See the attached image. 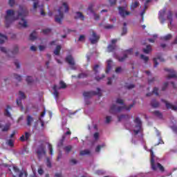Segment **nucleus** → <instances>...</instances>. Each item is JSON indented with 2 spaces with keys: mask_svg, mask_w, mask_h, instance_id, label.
I'll return each instance as SVG.
<instances>
[{
  "mask_svg": "<svg viewBox=\"0 0 177 177\" xmlns=\"http://www.w3.org/2000/svg\"><path fill=\"white\" fill-rule=\"evenodd\" d=\"M17 13L18 15L15 17V12L13 10H8L6 11V15L5 17L6 28H9L10 27V24H12L15 20H19V19H21L19 21V26H21V27H23L24 28L28 27V25L27 24L26 17L28 16V10L20 6L19 10H18Z\"/></svg>",
  "mask_w": 177,
  "mask_h": 177,
  "instance_id": "f257e3e1",
  "label": "nucleus"
},
{
  "mask_svg": "<svg viewBox=\"0 0 177 177\" xmlns=\"http://www.w3.org/2000/svg\"><path fill=\"white\" fill-rule=\"evenodd\" d=\"M116 103H118V104H122V106L117 107V105L113 104L111 106L109 110L110 114H113L114 115H115V114H117L118 113H121L122 110H127V111H129L135 105V102H133V104H130L129 106H127V105L124 104V100H122L121 98H118L116 100Z\"/></svg>",
  "mask_w": 177,
  "mask_h": 177,
  "instance_id": "f03ea898",
  "label": "nucleus"
},
{
  "mask_svg": "<svg viewBox=\"0 0 177 177\" xmlns=\"http://www.w3.org/2000/svg\"><path fill=\"white\" fill-rule=\"evenodd\" d=\"M62 6L64 7V12L67 13L69 10L68 4L64 2L63 3ZM63 7H59L58 9L59 15H57L55 17V23H57L58 24H62L63 19H64V15L63 14Z\"/></svg>",
  "mask_w": 177,
  "mask_h": 177,
  "instance_id": "7ed1b4c3",
  "label": "nucleus"
},
{
  "mask_svg": "<svg viewBox=\"0 0 177 177\" xmlns=\"http://www.w3.org/2000/svg\"><path fill=\"white\" fill-rule=\"evenodd\" d=\"M150 153H151V159H150V162H151V168L153 171H157V168L161 171V172H164L165 169L164 167L160 165L159 162H157L156 164V155H154V151H153V149H150Z\"/></svg>",
  "mask_w": 177,
  "mask_h": 177,
  "instance_id": "20e7f679",
  "label": "nucleus"
},
{
  "mask_svg": "<svg viewBox=\"0 0 177 177\" xmlns=\"http://www.w3.org/2000/svg\"><path fill=\"white\" fill-rule=\"evenodd\" d=\"M97 92L93 91H84L83 93V96L84 97H92V96H96V95H97V96H99L100 97H102V93L100 92V88H97Z\"/></svg>",
  "mask_w": 177,
  "mask_h": 177,
  "instance_id": "39448f33",
  "label": "nucleus"
},
{
  "mask_svg": "<svg viewBox=\"0 0 177 177\" xmlns=\"http://www.w3.org/2000/svg\"><path fill=\"white\" fill-rule=\"evenodd\" d=\"M134 122L136 124V128H137V130L134 129L133 130V132H134L135 135H138L142 129V120H140V118L137 117L136 118Z\"/></svg>",
  "mask_w": 177,
  "mask_h": 177,
  "instance_id": "423d86ee",
  "label": "nucleus"
},
{
  "mask_svg": "<svg viewBox=\"0 0 177 177\" xmlns=\"http://www.w3.org/2000/svg\"><path fill=\"white\" fill-rule=\"evenodd\" d=\"M37 154L38 158H42V156H46V150L45 149V145H41L37 147Z\"/></svg>",
  "mask_w": 177,
  "mask_h": 177,
  "instance_id": "0eeeda50",
  "label": "nucleus"
},
{
  "mask_svg": "<svg viewBox=\"0 0 177 177\" xmlns=\"http://www.w3.org/2000/svg\"><path fill=\"white\" fill-rule=\"evenodd\" d=\"M118 10H119V15H120L121 17H122L123 19H125L127 16H129V15H131V12L127 11V10L125 9V7L119 6Z\"/></svg>",
  "mask_w": 177,
  "mask_h": 177,
  "instance_id": "6e6552de",
  "label": "nucleus"
},
{
  "mask_svg": "<svg viewBox=\"0 0 177 177\" xmlns=\"http://www.w3.org/2000/svg\"><path fill=\"white\" fill-rule=\"evenodd\" d=\"M99 39H100V37L95 32V31H92L91 37L89 38V41L91 44L94 45L95 44H97Z\"/></svg>",
  "mask_w": 177,
  "mask_h": 177,
  "instance_id": "1a4fd4ad",
  "label": "nucleus"
},
{
  "mask_svg": "<svg viewBox=\"0 0 177 177\" xmlns=\"http://www.w3.org/2000/svg\"><path fill=\"white\" fill-rule=\"evenodd\" d=\"M165 71L169 73V75L167 77V80H171V78H177V73L174 69L165 68Z\"/></svg>",
  "mask_w": 177,
  "mask_h": 177,
  "instance_id": "9d476101",
  "label": "nucleus"
},
{
  "mask_svg": "<svg viewBox=\"0 0 177 177\" xmlns=\"http://www.w3.org/2000/svg\"><path fill=\"white\" fill-rule=\"evenodd\" d=\"M21 99H26V95L24 94V93L19 91V98L17 100V106L21 107V110H23V109L24 108L21 104Z\"/></svg>",
  "mask_w": 177,
  "mask_h": 177,
  "instance_id": "9b49d317",
  "label": "nucleus"
},
{
  "mask_svg": "<svg viewBox=\"0 0 177 177\" xmlns=\"http://www.w3.org/2000/svg\"><path fill=\"white\" fill-rule=\"evenodd\" d=\"M66 62L67 64H69V66H75V62L74 61V58L73 57V55H68L66 59Z\"/></svg>",
  "mask_w": 177,
  "mask_h": 177,
  "instance_id": "f8f14e48",
  "label": "nucleus"
},
{
  "mask_svg": "<svg viewBox=\"0 0 177 177\" xmlns=\"http://www.w3.org/2000/svg\"><path fill=\"white\" fill-rule=\"evenodd\" d=\"M118 120L119 122L122 121L123 120L124 121H129V120H131V116L129 115H120L118 116Z\"/></svg>",
  "mask_w": 177,
  "mask_h": 177,
  "instance_id": "ddd939ff",
  "label": "nucleus"
},
{
  "mask_svg": "<svg viewBox=\"0 0 177 177\" xmlns=\"http://www.w3.org/2000/svg\"><path fill=\"white\" fill-rule=\"evenodd\" d=\"M151 106L153 109H157L158 107H160V102L156 99H153L151 101Z\"/></svg>",
  "mask_w": 177,
  "mask_h": 177,
  "instance_id": "4468645a",
  "label": "nucleus"
},
{
  "mask_svg": "<svg viewBox=\"0 0 177 177\" xmlns=\"http://www.w3.org/2000/svg\"><path fill=\"white\" fill-rule=\"evenodd\" d=\"M165 15V10H162L159 12V19L161 20L160 23L164 24L165 23V19H164V16Z\"/></svg>",
  "mask_w": 177,
  "mask_h": 177,
  "instance_id": "2eb2a0df",
  "label": "nucleus"
},
{
  "mask_svg": "<svg viewBox=\"0 0 177 177\" xmlns=\"http://www.w3.org/2000/svg\"><path fill=\"white\" fill-rule=\"evenodd\" d=\"M13 171H15V172L16 174H18V176L19 177H23V176L24 175V173L23 171H21L20 172V169H19V167H16V166H14L13 167Z\"/></svg>",
  "mask_w": 177,
  "mask_h": 177,
  "instance_id": "dca6fc26",
  "label": "nucleus"
},
{
  "mask_svg": "<svg viewBox=\"0 0 177 177\" xmlns=\"http://www.w3.org/2000/svg\"><path fill=\"white\" fill-rule=\"evenodd\" d=\"M26 122L28 127H31V122H34V118L31 115H28L26 118Z\"/></svg>",
  "mask_w": 177,
  "mask_h": 177,
  "instance_id": "f3484780",
  "label": "nucleus"
},
{
  "mask_svg": "<svg viewBox=\"0 0 177 177\" xmlns=\"http://www.w3.org/2000/svg\"><path fill=\"white\" fill-rule=\"evenodd\" d=\"M76 17H75V19H80V20H82L84 21L85 20V16L82 15V12H76Z\"/></svg>",
  "mask_w": 177,
  "mask_h": 177,
  "instance_id": "a211bd4d",
  "label": "nucleus"
},
{
  "mask_svg": "<svg viewBox=\"0 0 177 177\" xmlns=\"http://www.w3.org/2000/svg\"><path fill=\"white\" fill-rule=\"evenodd\" d=\"M112 63H113V61H111V59H109L107 61V66H106V74H109V73H110V70H111V64Z\"/></svg>",
  "mask_w": 177,
  "mask_h": 177,
  "instance_id": "6ab92c4d",
  "label": "nucleus"
},
{
  "mask_svg": "<svg viewBox=\"0 0 177 177\" xmlns=\"http://www.w3.org/2000/svg\"><path fill=\"white\" fill-rule=\"evenodd\" d=\"M142 52L146 55H149L151 52V46L147 45L146 48L142 49Z\"/></svg>",
  "mask_w": 177,
  "mask_h": 177,
  "instance_id": "aec40b11",
  "label": "nucleus"
},
{
  "mask_svg": "<svg viewBox=\"0 0 177 177\" xmlns=\"http://www.w3.org/2000/svg\"><path fill=\"white\" fill-rule=\"evenodd\" d=\"M157 60H160V62H165L163 58L161 57H158V58H153V67H157V66H158V62H157Z\"/></svg>",
  "mask_w": 177,
  "mask_h": 177,
  "instance_id": "412c9836",
  "label": "nucleus"
},
{
  "mask_svg": "<svg viewBox=\"0 0 177 177\" xmlns=\"http://www.w3.org/2000/svg\"><path fill=\"white\" fill-rule=\"evenodd\" d=\"M8 40V37L0 33V45L5 44V41Z\"/></svg>",
  "mask_w": 177,
  "mask_h": 177,
  "instance_id": "4be33fe9",
  "label": "nucleus"
},
{
  "mask_svg": "<svg viewBox=\"0 0 177 177\" xmlns=\"http://www.w3.org/2000/svg\"><path fill=\"white\" fill-rule=\"evenodd\" d=\"M117 46L115 44H109L107 48L108 52H114Z\"/></svg>",
  "mask_w": 177,
  "mask_h": 177,
  "instance_id": "5701e85b",
  "label": "nucleus"
},
{
  "mask_svg": "<svg viewBox=\"0 0 177 177\" xmlns=\"http://www.w3.org/2000/svg\"><path fill=\"white\" fill-rule=\"evenodd\" d=\"M30 41H35V39H37V32L34 30L29 37Z\"/></svg>",
  "mask_w": 177,
  "mask_h": 177,
  "instance_id": "b1692460",
  "label": "nucleus"
},
{
  "mask_svg": "<svg viewBox=\"0 0 177 177\" xmlns=\"http://www.w3.org/2000/svg\"><path fill=\"white\" fill-rule=\"evenodd\" d=\"M153 114L160 120H162V113L160 111H155L153 112Z\"/></svg>",
  "mask_w": 177,
  "mask_h": 177,
  "instance_id": "393cba45",
  "label": "nucleus"
},
{
  "mask_svg": "<svg viewBox=\"0 0 177 177\" xmlns=\"http://www.w3.org/2000/svg\"><path fill=\"white\" fill-rule=\"evenodd\" d=\"M167 20L169 21V25H172V21H174V19H172V11H169L167 15Z\"/></svg>",
  "mask_w": 177,
  "mask_h": 177,
  "instance_id": "a878e982",
  "label": "nucleus"
},
{
  "mask_svg": "<svg viewBox=\"0 0 177 177\" xmlns=\"http://www.w3.org/2000/svg\"><path fill=\"white\" fill-rule=\"evenodd\" d=\"M60 50H62V46L60 45L57 46L55 50H54V55L59 56V55H60Z\"/></svg>",
  "mask_w": 177,
  "mask_h": 177,
  "instance_id": "bb28decb",
  "label": "nucleus"
},
{
  "mask_svg": "<svg viewBox=\"0 0 177 177\" xmlns=\"http://www.w3.org/2000/svg\"><path fill=\"white\" fill-rule=\"evenodd\" d=\"M128 58V55L127 54H124L123 57H118L117 59L118 62L122 63V62H125V60Z\"/></svg>",
  "mask_w": 177,
  "mask_h": 177,
  "instance_id": "cd10ccee",
  "label": "nucleus"
},
{
  "mask_svg": "<svg viewBox=\"0 0 177 177\" xmlns=\"http://www.w3.org/2000/svg\"><path fill=\"white\" fill-rule=\"evenodd\" d=\"M9 110H12V108L10 107V106L8 105L7 109L5 110L4 113L6 117H11L10 112H9Z\"/></svg>",
  "mask_w": 177,
  "mask_h": 177,
  "instance_id": "c85d7f7f",
  "label": "nucleus"
},
{
  "mask_svg": "<svg viewBox=\"0 0 177 177\" xmlns=\"http://www.w3.org/2000/svg\"><path fill=\"white\" fill-rule=\"evenodd\" d=\"M161 102H162L163 103H165V104H166V107H167V109H172V106H174V105H172L171 103L167 102V100H162H162H161Z\"/></svg>",
  "mask_w": 177,
  "mask_h": 177,
  "instance_id": "c756f323",
  "label": "nucleus"
},
{
  "mask_svg": "<svg viewBox=\"0 0 177 177\" xmlns=\"http://www.w3.org/2000/svg\"><path fill=\"white\" fill-rule=\"evenodd\" d=\"M80 156H86L91 154V151L88 149H84L80 151Z\"/></svg>",
  "mask_w": 177,
  "mask_h": 177,
  "instance_id": "7c9ffc66",
  "label": "nucleus"
},
{
  "mask_svg": "<svg viewBox=\"0 0 177 177\" xmlns=\"http://www.w3.org/2000/svg\"><path fill=\"white\" fill-rule=\"evenodd\" d=\"M124 27L122 28V32L121 35H125V34H127V32H128V29L127 28V24L124 22L123 24Z\"/></svg>",
  "mask_w": 177,
  "mask_h": 177,
  "instance_id": "2f4dec72",
  "label": "nucleus"
},
{
  "mask_svg": "<svg viewBox=\"0 0 177 177\" xmlns=\"http://www.w3.org/2000/svg\"><path fill=\"white\" fill-rule=\"evenodd\" d=\"M57 86L56 85H55L53 86V89H54V95L55 96V98L57 99V97H59V91H57Z\"/></svg>",
  "mask_w": 177,
  "mask_h": 177,
  "instance_id": "473e14b6",
  "label": "nucleus"
},
{
  "mask_svg": "<svg viewBox=\"0 0 177 177\" xmlns=\"http://www.w3.org/2000/svg\"><path fill=\"white\" fill-rule=\"evenodd\" d=\"M93 3H89L88 5V10L90 11V13H95V11L93 10Z\"/></svg>",
  "mask_w": 177,
  "mask_h": 177,
  "instance_id": "72a5a7b5",
  "label": "nucleus"
},
{
  "mask_svg": "<svg viewBox=\"0 0 177 177\" xmlns=\"http://www.w3.org/2000/svg\"><path fill=\"white\" fill-rule=\"evenodd\" d=\"M59 84H60V87L59 88V89H65V88H67V85L63 81H61L59 82Z\"/></svg>",
  "mask_w": 177,
  "mask_h": 177,
  "instance_id": "f704fd0d",
  "label": "nucleus"
},
{
  "mask_svg": "<svg viewBox=\"0 0 177 177\" xmlns=\"http://www.w3.org/2000/svg\"><path fill=\"white\" fill-rule=\"evenodd\" d=\"M9 128H10V124H6L2 129V132H8L9 131Z\"/></svg>",
  "mask_w": 177,
  "mask_h": 177,
  "instance_id": "c9c22d12",
  "label": "nucleus"
},
{
  "mask_svg": "<svg viewBox=\"0 0 177 177\" xmlns=\"http://www.w3.org/2000/svg\"><path fill=\"white\" fill-rule=\"evenodd\" d=\"M139 6V1H136L131 6V9H136Z\"/></svg>",
  "mask_w": 177,
  "mask_h": 177,
  "instance_id": "e433bc0d",
  "label": "nucleus"
},
{
  "mask_svg": "<svg viewBox=\"0 0 177 177\" xmlns=\"http://www.w3.org/2000/svg\"><path fill=\"white\" fill-rule=\"evenodd\" d=\"M11 53H12V55H16V54L19 53V46H15L14 47L13 50L11 52Z\"/></svg>",
  "mask_w": 177,
  "mask_h": 177,
  "instance_id": "4c0bfd02",
  "label": "nucleus"
},
{
  "mask_svg": "<svg viewBox=\"0 0 177 177\" xmlns=\"http://www.w3.org/2000/svg\"><path fill=\"white\" fill-rule=\"evenodd\" d=\"M46 165L48 168H52V163L50 162V158H49V157L46 158Z\"/></svg>",
  "mask_w": 177,
  "mask_h": 177,
  "instance_id": "58836bf2",
  "label": "nucleus"
},
{
  "mask_svg": "<svg viewBox=\"0 0 177 177\" xmlns=\"http://www.w3.org/2000/svg\"><path fill=\"white\" fill-rule=\"evenodd\" d=\"M86 77H88V74H86L85 73H80L77 75V78H86Z\"/></svg>",
  "mask_w": 177,
  "mask_h": 177,
  "instance_id": "ea45409f",
  "label": "nucleus"
},
{
  "mask_svg": "<svg viewBox=\"0 0 177 177\" xmlns=\"http://www.w3.org/2000/svg\"><path fill=\"white\" fill-rule=\"evenodd\" d=\"M64 150L66 153H70L71 150H73V146L68 145L64 147Z\"/></svg>",
  "mask_w": 177,
  "mask_h": 177,
  "instance_id": "a19ab883",
  "label": "nucleus"
},
{
  "mask_svg": "<svg viewBox=\"0 0 177 177\" xmlns=\"http://www.w3.org/2000/svg\"><path fill=\"white\" fill-rule=\"evenodd\" d=\"M132 53H133V48H129L124 51V55H132Z\"/></svg>",
  "mask_w": 177,
  "mask_h": 177,
  "instance_id": "79ce46f5",
  "label": "nucleus"
},
{
  "mask_svg": "<svg viewBox=\"0 0 177 177\" xmlns=\"http://www.w3.org/2000/svg\"><path fill=\"white\" fill-rule=\"evenodd\" d=\"M26 82L30 85V84H32V82H34V80H32V77L28 76L26 78Z\"/></svg>",
  "mask_w": 177,
  "mask_h": 177,
  "instance_id": "37998d69",
  "label": "nucleus"
},
{
  "mask_svg": "<svg viewBox=\"0 0 177 177\" xmlns=\"http://www.w3.org/2000/svg\"><path fill=\"white\" fill-rule=\"evenodd\" d=\"M8 146H10V147H13L15 146V144L13 143V140L10 139L7 141Z\"/></svg>",
  "mask_w": 177,
  "mask_h": 177,
  "instance_id": "c03bdc74",
  "label": "nucleus"
},
{
  "mask_svg": "<svg viewBox=\"0 0 177 177\" xmlns=\"http://www.w3.org/2000/svg\"><path fill=\"white\" fill-rule=\"evenodd\" d=\"M104 144H102V145H97V147L95 148V151L96 153H99L101 149L104 147Z\"/></svg>",
  "mask_w": 177,
  "mask_h": 177,
  "instance_id": "a18cd8bd",
  "label": "nucleus"
},
{
  "mask_svg": "<svg viewBox=\"0 0 177 177\" xmlns=\"http://www.w3.org/2000/svg\"><path fill=\"white\" fill-rule=\"evenodd\" d=\"M140 57L142 60H144V62H145V63H147V62H149V57H146L144 55H141Z\"/></svg>",
  "mask_w": 177,
  "mask_h": 177,
  "instance_id": "49530a36",
  "label": "nucleus"
},
{
  "mask_svg": "<svg viewBox=\"0 0 177 177\" xmlns=\"http://www.w3.org/2000/svg\"><path fill=\"white\" fill-rule=\"evenodd\" d=\"M168 82H165L162 86V91H166L167 90V88H168Z\"/></svg>",
  "mask_w": 177,
  "mask_h": 177,
  "instance_id": "de8ad7c7",
  "label": "nucleus"
},
{
  "mask_svg": "<svg viewBox=\"0 0 177 177\" xmlns=\"http://www.w3.org/2000/svg\"><path fill=\"white\" fill-rule=\"evenodd\" d=\"M172 38V35L169 34L163 37L165 41H168L169 39H171Z\"/></svg>",
  "mask_w": 177,
  "mask_h": 177,
  "instance_id": "09e8293b",
  "label": "nucleus"
},
{
  "mask_svg": "<svg viewBox=\"0 0 177 177\" xmlns=\"http://www.w3.org/2000/svg\"><path fill=\"white\" fill-rule=\"evenodd\" d=\"M48 149L50 150V154L53 156V147H52V145L48 144Z\"/></svg>",
  "mask_w": 177,
  "mask_h": 177,
  "instance_id": "8fccbe9b",
  "label": "nucleus"
},
{
  "mask_svg": "<svg viewBox=\"0 0 177 177\" xmlns=\"http://www.w3.org/2000/svg\"><path fill=\"white\" fill-rule=\"evenodd\" d=\"M52 30L50 28H46L42 30L43 34H49Z\"/></svg>",
  "mask_w": 177,
  "mask_h": 177,
  "instance_id": "3c124183",
  "label": "nucleus"
},
{
  "mask_svg": "<svg viewBox=\"0 0 177 177\" xmlns=\"http://www.w3.org/2000/svg\"><path fill=\"white\" fill-rule=\"evenodd\" d=\"M152 93H155L156 96H158V88L154 87Z\"/></svg>",
  "mask_w": 177,
  "mask_h": 177,
  "instance_id": "603ef678",
  "label": "nucleus"
},
{
  "mask_svg": "<svg viewBox=\"0 0 177 177\" xmlns=\"http://www.w3.org/2000/svg\"><path fill=\"white\" fill-rule=\"evenodd\" d=\"M14 78H15V80H17V81L19 82L21 81V77L19 75L14 74Z\"/></svg>",
  "mask_w": 177,
  "mask_h": 177,
  "instance_id": "864d4df0",
  "label": "nucleus"
},
{
  "mask_svg": "<svg viewBox=\"0 0 177 177\" xmlns=\"http://www.w3.org/2000/svg\"><path fill=\"white\" fill-rule=\"evenodd\" d=\"M111 6H114L117 3V0H109Z\"/></svg>",
  "mask_w": 177,
  "mask_h": 177,
  "instance_id": "5fc2aeb1",
  "label": "nucleus"
},
{
  "mask_svg": "<svg viewBox=\"0 0 177 177\" xmlns=\"http://www.w3.org/2000/svg\"><path fill=\"white\" fill-rule=\"evenodd\" d=\"M0 50L1 51V52H3V53H8V50H6V48H5V47H2V46H1L0 47Z\"/></svg>",
  "mask_w": 177,
  "mask_h": 177,
  "instance_id": "6e6d98bb",
  "label": "nucleus"
},
{
  "mask_svg": "<svg viewBox=\"0 0 177 177\" xmlns=\"http://www.w3.org/2000/svg\"><path fill=\"white\" fill-rule=\"evenodd\" d=\"M77 162H78V161H77V160H75V159L70 160V163L72 164L73 165H75V164H77Z\"/></svg>",
  "mask_w": 177,
  "mask_h": 177,
  "instance_id": "4d7b16f0",
  "label": "nucleus"
},
{
  "mask_svg": "<svg viewBox=\"0 0 177 177\" xmlns=\"http://www.w3.org/2000/svg\"><path fill=\"white\" fill-rule=\"evenodd\" d=\"M93 15L94 16L95 20H99V19H100V16L97 14H95V12H94V13H93Z\"/></svg>",
  "mask_w": 177,
  "mask_h": 177,
  "instance_id": "13d9d810",
  "label": "nucleus"
},
{
  "mask_svg": "<svg viewBox=\"0 0 177 177\" xmlns=\"http://www.w3.org/2000/svg\"><path fill=\"white\" fill-rule=\"evenodd\" d=\"M114 28V26H113V25H106V26H104V28L106 29V30H110V29H111V28Z\"/></svg>",
  "mask_w": 177,
  "mask_h": 177,
  "instance_id": "bf43d9fd",
  "label": "nucleus"
},
{
  "mask_svg": "<svg viewBox=\"0 0 177 177\" xmlns=\"http://www.w3.org/2000/svg\"><path fill=\"white\" fill-rule=\"evenodd\" d=\"M31 136V134H30V133L28 132H25V139H26V140H28V138Z\"/></svg>",
  "mask_w": 177,
  "mask_h": 177,
  "instance_id": "052dcab7",
  "label": "nucleus"
},
{
  "mask_svg": "<svg viewBox=\"0 0 177 177\" xmlns=\"http://www.w3.org/2000/svg\"><path fill=\"white\" fill-rule=\"evenodd\" d=\"M111 121V116H106V123L109 124V122Z\"/></svg>",
  "mask_w": 177,
  "mask_h": 177,
  "instance_id": "680f3d73",
  "label": "nucleus"
},
{
  "mask_svg": "<svg viewBox=\"0 0 177 177\" xmlns=\"http://www.w3.org/2000/svg\"><path fill=\"white\" fill-rule=\"evenodd\" d=\"M126 88L127 89H133V88H135V84H129V85L127 86Z\"/></svg>",
  "mask_w": 177,
  "mask_h": 177,
  "instance_id": "e2e57ef3",
  "label": "nucleus"
},
{
  "mask_svg": "<svg viewBox=\"0 0 177 177\" xmlns=\"http://www.w3.org/2000/svg\"><path fill=\"white\" fill-rule=\"evenodd\" d=\"M122 71V68H121V66L118 67V68H116V69H115V73H121Z\"/></svg>",
  "mask_w": 177,
  "mask_h": 177,
  "instance_id": "0e129e2a",
  "label": "nucleus"
},
{
  "mask_svg": "<svg viewBox=\"0 0 177 177\" xmlns=\"http://www.w3.org/2000/svg\"><path fill=\"white\" fill-rule=\"evenodd\" d=\"M93 137L95 139V140H97V139H99V133L97 132L95 133L93 135Z\"/></svg>",
  "mask_w": 177,
  "mask_h": 177,
  "instance_id": "69168bd1",
  "label": "nucleus"
},
{
  "mask_svg": "<svg viewBox=\"0 0 177 177\" xmlns=\"http://www.w3.org/2000/svg\"><path fill=\"white\" fill-rule=\"evenodd\" d=\"M38 174L39 175H44V169L42 168L38 169Z\"/></svg>",
  "mask_w": 177,
  "mask_h": 177,
  "instance_id": "338daca9",
  "label": "nucleus"
},
{
  "mask_svg": "<svg viewBox=\"0 0 177 177\" xmlns=\"http://www.w3.org/2000/svg\"><path fill=\"white\" fill-rule=\"evenodd\" d=\"M8 3L10 6H13L15 5V0H9Z\"/></svg>",
  "mask_w": 177,
  "mask_h": 177,
  "instance_id": "774afa93",
  "label": "nucleus"
}]
</instances>
